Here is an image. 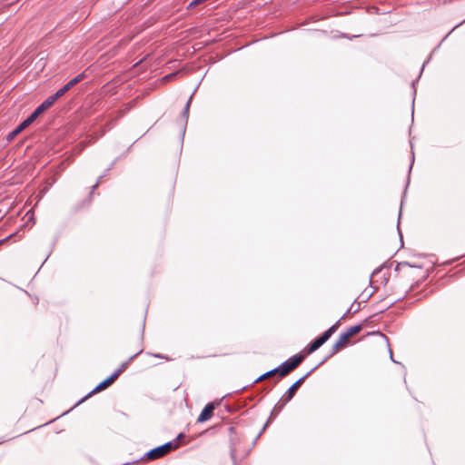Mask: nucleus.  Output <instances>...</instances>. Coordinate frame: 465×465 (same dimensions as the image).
<instances>
[{"instance_id":"obj_8","label":"nucleus","mask_w":465,"mask_h":465,"mask_svg":"<svg viewBox=\"0 0 465 465\" xmlns=\"http://www.w3.org/2000/svg\"><path fill=\"white\" fill-rule=\"evenodd\" d=\"M34 118L30 115L27 119H25L23 123H21L11 134L12 136L18 134L20 132L28 127L33 122Z\"/></svg>"},{"instance_id":"obj_12","label":"nucleus","mask_w":465,"mask_h":465,"mask_svg":"<svg viewBox=\"0 0 465 465\" xmlns=\"http://www.w3.org/2000/svg\"><path fill=\"white\" fill-rule=\"evenodd\" d=\"M84 77H85L84 74H80L76 75L75 77H74L72 80H70L68 82L69 85H72L74 87L75 84L80 83Z\"/></svg>"},{"instance_id":"obj_7","label":"nucleus","mask_w":465,"mask_h":465,"mask_svg":"<svg viewBox=\"0 0 465 465\" xmlns=\"http://www.w3.org/2000/svg\"><path fill=\"white\" fill-rule=\"evenodd\" d=\"M350 339L351 337H349L346 332L341 333L338 341L333 345V351L337 352L340 350L343 349L349 343Z\"/></svg>"},{"instance_id":"obj_11","label":"nucleus","mask_w":465,"mask_h":465,"mask_svg":"<svg viewBox=\"0 0 465 465\" xmlns=\"http://www.w3.org/2000/svg\"><path fill=\"white\" fill-rule=\"evenodd\" d=\"M177 447V444H173L172 442H167L161 446L164 455L167 454L169 451H171L173 449H175Z\"/></svg>"},{"instance_id":"obj_1","label":"nucleus","mask_w":465,"mask_h":465,"mask_svg":"<svg viewBox=\"0 0 465 465\" xmlns=\"http://www.w3.org/2000/svg\"><path fill=\"white\" fill-rule=\"evenodd\" d=\"M302 355H295L292 358L289 359L285 362H283L278 369H279V374L281 377L286 376L288 373H290L292 371L296 369L301 362L303 361Z\"/></svg>"},{"instance_id":"obj_13","label":"nucleus","mask_w":465,"mask_h":465,"mask_svg":"<svg viewBox=\"0 0 465 465\" xmlns=\"http://www.w3.org/2000/svg\"><path fill=\"white\" fill-rule=\"evenodd\" d=\"M275 373H279L278 368L272 370V371L266 372L265 374L262 375L257 381H260L267 377H271V376L274 375Z\"/></svg>"},{"instance_id":"obj_2","label":"nucleus","mask_w":465,"mask_h":465,"mask_svg":"<svg viewBox=\"0 0 465 465\" xmlns=\"http://www.w3.org/2000/svg\"><path fill=\"white\" fill-rule=\"evenodd\" d=\"M338 327V323L329 328L322 336L315 339L308 347V353H312L317 351L322 344H324L333 334Z\"/></svg>"},{"instance_id":"obj_17","label":"nucleus","mask_w":465,"mask_h":465,"mask_svg":"<svg viewBox=\"0 0 465 465\" xmlns=\"http://www.w3.org/2000/svg\"><path fill=\"white\" fill-rule=\"evenodd\" d=\"M203 2H204L203 0H193V1L191 3V5H196L202 4V3H203Z\"/></svg>"},{"instance_id":"obj_6","label":"nucleus","mask_w":465,"mask_h":465,"mask_svg":"<svg viewBox=\"0 0 465 465\" xmlns=\"http://www.w3.org/2000/svg\"><path fill=\"white\" fill-rule=\"evenodd\" d=\"M54 101H53V98L49 96L45 102H43L31 114L32 118L35 120L46 109H48L51 105H53Z\"/></svg>"},{"instance_id":"obj_3","label":"nucleus","mask_w":465,"mask_h":465,"mask_svg":"<svg viewBox=\"0 0 465 465\" xmlns=\"http://www.w3.org/2000/svg\"><path fill=\"white\" fill-rule=\"evenodd\" d=\"M125 368H126V364L124 363L110 377H108L106 380H104L100 384H98L96 386V388L94 390V391H103V390L106 389L107 387H109L119 377V375L125 370Z\"/></svg>"},{"instance_id":"obj_14","label":"nucleus","mask_w":465,"mask_h":465,"mask_svg":"<svg viewBox=\"0 0 465 465\" xmlns=\"http://www.w3.org/2000/svg\"><path fill=\"white\" fill-rule=\"evenodd\" d=\"M65 93L62 88H60L54 94L51 95V98H53V101H56L58 98L62 97Z\"/></svg>"},{"instance_id":"obj_9","label":"nucleus","mask_w":465,"mask_h":465,"mask_svg":"<svg viewBox=\"0 0 465 465\" xmlns=\"http://www.w3.org/2000/svg\"><path fill=\"white\" fill-rule=\"evenodd\" d=\"M147 456L150 460H155V459H159V458L164 456V453L160 446V447H157V448L150 450L147 453Z\"/></svg>"},{"instance_id":"obj_4","label":"nucleus","mask_w":465,"mask_h":465,"mask_svg":"<svg viewBox=\"0 0 465 465\" xmlns=\"http://www.w3.org/2000/svg\"><path fill=\"white\" fill-rule=\"evenodd\" d=\"M306 376L304 377H302L301 379H299L296 382H294L290 388L289 390L287 391L286 394L283 395L282 397V401L284 402H288L289 401H291L293 396L295 395L297 390L299 389V387L302 385V383L303 382L304 379H305Z\"/></svg>"},{"instance_id":"obj_10","label":"nucleus","mask_w":465,"mask_h":465,"mask_svg":"<svg viewBox=\"0 0 465 465\" xmlns=\"http://www.w3.org/2000/svg\"><path fill=\"white\" fill-rule=\"evenodd\" d=\"M361 330V325H355V326L349 328L345 332L347 333V335L349 337L351 338L352 336L357 334Z\"/></svg>"},{"instance_id":"obj_18","label":"nucleus","mask_w":465,"mask_h":465,"mask_svg":"<svg viewBox=\"0 0 465 465\" xmlns=\"http://www.w3.org/2000/svg\"><path fill=\"white\" fill-rule=\"evenodd\" d=\"M173 76H174V74H168V75H166V76H164V77H163V80L171 79V78H173Z\"/></svg>"},{"instance_id":"obj_5","label":"nucleus","mask_w":465,"mask_h":465,"mask_svg":"<svg viewBox=\"0 0 465 465\" xmlns=\"http://www.w3.org/2000/svg\"><path fill=\"white\" fill-rule=\"evenodd\" d=\"M215 408V404L213 402L208 403L203 410L202 411L201 414L199 415L197 421L198 422H204L211 419L213 416V410Z\"/></svg>"},{"instance_id":"obj_15","label":"nucleus","mask_w":465,"mask_h":465,"mask_svg":"<svg viewBox=\"0 0 465 465\" xmlns=\"http://www.w3.org/2000/svg\"><path fill=\"white\" fill-rule=\"evenodd\" d=\"M191 100H192V97L187 101V103L185 104L184 111H183V116H184V118L186 120H187L188 114H189V108H190Z\"/></svg>"},{"instance_id":"obj_16","label":"nucleus","mask_w":465,"mask_h":465,"mask_svg":"<svg viewBox=\"0 0 465 465\" xmlns=\"http://www.w3.org/2000/svg\"><path fill=\"white\" fill-rule=\"evenodd\" d=\"M73 86L69 85V83H67L65 85L62 87L64 93L68 92Z\"/></svg>"}]
</instances>
